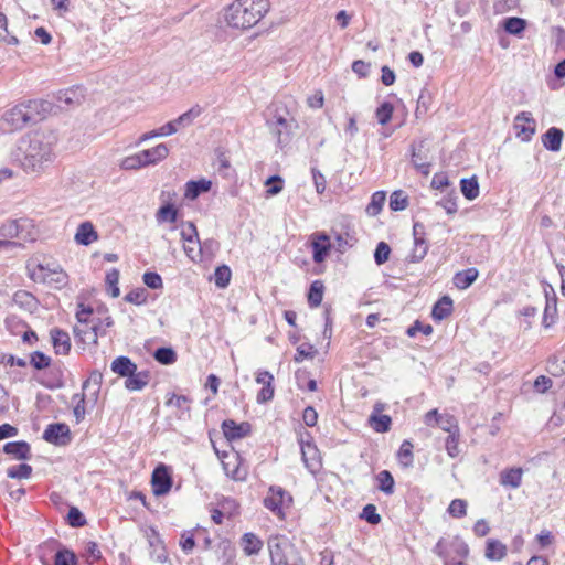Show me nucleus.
I'll return each mask as SVG.
<instances>
[{
    "instance_id": "obj_1",
    "label": "nucleus",
    "mask_w": 565,
    "mask_h": 565,
    "mask_svg": "<svg viewBox=\"0 0 565 565\" xmlns=\"http://www.w3.org/2000/svg\"><path fill=\"white\" fill-rule=\"evenodd\" d=\"M57 135L52 130H36L21 138L17 159L26 173L39 174L55 159Z\"/></svg>"
},
{
    "instance_id": "obj_2",
    "label": "nucleus",
    "mask_w": 565,
    "mask_h": 565,
    "mask_svg": "<svg viewBox=\"0 0 565 565\" xmlns=\"http://www.w3.org/2000/svg\"><path fill=\"white\" fill-rule=\"evenodd\" d=\"M269 10L268 0H235L225 12L227 24L235 29H249Z\"/></svg>"
},
{
    "instance_id": "obj_3",
    "label": "nucleus",
    "mask_w": 565,
    "mask_h": 565,
    "mask_svg": "<svg viewBox=\"0 0 565 565\" xmlns=\"http://www.w3.org/2000/svg\"><path fill=\"white\" fill-rule=\"evenodd\" d=\"M271 565H305L295 544L285 535H270L267 541Z\"/></svg>"
},
{
    "instance_id": "obj_4",
    "label": "nucleus",
    "mask_w": 565,
    "mask_h": 565,
    "mask_svg": "<svg viewBox=\"0 0 565 565\" xmlns=\"http://www.w3.org/2000/svg\"><path fill=\"white\" fill-rule=\"evenodd\" d=\"M0 248H11L19 246L20 244L10 241V238H20L22 241H34L36 232L31 220H8L0 226Z\"/></svg>"
},
{
    "instance_id": "obj_5",
    "label": "nucleus",
    "mask_w": 565,
    "mask_h": 565,
    "mask_svg": "<svg viewBox=\"0 0 565 565\" xmlns=\"http://www.w3.org/2000/svg\"><path fill=\"white\" fill-rule=\"evenodd\" d=\"M39 103L29 100L8 109L1 117L0 127L6 131L22 129L26 124L34 120L33 114L38 110Z\"/></svg>"
},
{
    "instance_id": "obj_6",
    "label": "nucleus",
    "mask_w": 565,
    "mask_h": 565,
    "mask_svg": "<svg viewBox=\"0 0 565 565\" xmlns=\"http://www.w3.org/2000/svg\"><path fill=\"white\" fill-rule=\"evenodd\" d=\"M292 497L289 492L279 486H271L268 489L267 495L264 498V505L277 518L284 520L286 510L290 508Z\"/></svg>"
},
{
    "instance_id": "obj_7",
    "label": "nucleus",
    "mask_w": 565,
    "mask_h": 565,
    "mask_svg": "<svg viewBox=\"0 0 565 565\" xmlns=\"http://www.w3.org/2000/svg\"><path fill=\"white\" fill-rule=\"evenodd\" d=\"M299 444L303 465L312 475H316L322 467L319 449L312 443L309 433L300 436Z\"/></svg>"
},
{
    "instance_id": "obj_8",
    "label": "nucleus",
    "mask_w": 565,
    "mask_h": 565,
    "mask_svg": "<svg viewBox=\"0 0 565 565\" xmlns=\"http://www.w3.org/2000/svg\"><path fill=\"white\" fill-rule=\"evenodd\" d=\"M424 423L429 427L438 426L448 434H452L455 433V430H460L458 422L455 418V416L448 413L440 414L436 408L425 414Z\"/></svg>"
},
{
    "instance_id": "obj_9",
    "label": "nucleus",
    "mask_w": 565,
    "mask_h": 565,
    "mask_svg": "<svg viewBox=\"0 0 565 565\" xmlns=\"http://www.w3.org/2000/svg\"><path fill=\"white\" fill-rule=\"evenodd\" d=\"M43 439L55 446H66L72 440L70 427L64 423L50 424L43 433Z\"/></svg>"
},
{
    "instance_id": "obj_10",
    "label": "nucleus",
    "mask_w": 565,
    "mask_h": 565,
    "mask_svg": "<svg viewBox=\"0 0 565 565\" xmlns=\"http://www.w3.org/2000/svg\"><path fill=\"white\" fill-rule=\"evenodd\" d=\"M516 137L522 141H530L536 131V122L530 111H521L514 118L513 125Z\"/></svg>"
},
{
    "instance_id": "obj_11",
    "label": "nucleus",
    "mask_w": 565,
    "mask_h": 565,
    "mask_svg": "<svg viewBox=\"0 0 565 565\" xmlns=\"http://www.w3.org/2000/svg\"><path fill=\"white\" fill-rule=\"evenodd\" d=\"M297 128L298 124L294 118L287 119L281 114H275L271 131L275 134L278 143L288 141L290 135Z\"/></svg>"
},
{
    "instance_id": "obj_12",
    "label": "nucleus",
    "mask_w": 565,
    "mask_h": 565,
    "mask_svg": "<svg viewBox=\"0 0 565 565\" xmlns=\"http://www.w3.org/2000/svg\"><path fill=\"white\" fill-rule=\"evenodd\" d=\"M152 489L158 497L167 494L172 487V479L164 465H160L152 472Z\"/></svg>"
},
{
    "instance_id": "obj_13",
    "label": "nucleus",
    "mask_w": 565,
    "mask_h": 565,
    "mask_svg": "<svg viewBox=\"0 0 565 565\" xmlns=\"http://www.w3.org/2000/svg\"><path fill=\"white\" fill-rule=\"evenodd\" d=\"M256 382L262 384L263 387L257 394L258 403H266L274 397V376L268 371H260L257 373Z\"/></svg>"
},
{
    "instance_id": "obj_14",
    "label": "nucleus",
    "mask_w": 565,
    "mask_h": 565,
    "mask_svg": "<svg viewBox=\"0 0 565 565\" xmlns=\"http://www.w3.org/2000/svg\"><path fill=\"white\" fill-rule=\"evenodd\" d=\"M222 429L225 437L228 440L239 439L247 436L250 431V425L248 423L237 424L232 419L224 420L222 424Z\"/></svg>"
},
{
    "instance_id": "obj_15",
    "label": "nucleus",
    "mask_w": 565,
    "mask_h": 565,
    "mask_svg": "<svg viewBox=\"0 0 565 565\" xmlns=\"http://www.w3.org/2000/svg\"><path fill=\"white\" fill-rule=\"evenodd\" d=\"M74 239L78 245L88 246L98 239V233L93 223L86 221L78 225Z\"/></svg>"
},
{
    "instance_id": "obj_16",
    "label": "nucleus",
    "mask_w": 565,
    "mask_h": 565,
    "mask_svg": "<svg viewBox=\"0 0 565 565\" xmlns=\"http://www.w3.org/2000/svg\"><path fill=\"white\" fill-rule=\"evenodd\" d=\"M84 99V88L81 86L71 87L65 90H61L57 94V102L60 106H76Z\"/></svg>"
},
{
    "instance_id": "obj_17",
    "label": "nucleus",
    "mask_w": 565,
    "mask_h": 565,
    "mask_svg": "<svg viewBox=\"0 0 565 565\" xmlns=\"http://www.w3.org/2000/svg\"><path fill=\"white\" fill-rule=\"evenodd\" d=\"M239 459L238 454H233L226 456V460L222 462L226 476L234 480H244L246 477V470L241 467Z\"/></svg>"
},
{
    "instance_id": "obj_18",
    "label": "nucleus",
    "mask_w": 565,
    "mask_h": 565,
    "mask_svg": "<svg viewBox=\"0 0 565 565\" xmlns=\"http://www.w3.org/2000/svg\"><path fill=\"white\" fill-rule=\"evenodd\" d=\"M523 469L522 468H508L500 472L499 481L504 488L518 489L522 483Z\"/></svg>"
},
{
    "instance_id": "obj_19",
    "label": "nucleus",
    "mask_w": 565,
    "mask_h": 565,
    "mask_svg": "<svg viewBox=\"0 0 565 565\" xmlns=\"http://www.w3.org/2000/svg\"><path fill=\"white\" fill-rule=\"evenodd\" d=\"M145 166H153L164 160L169 154V148L166 143H159L151 149L140 151Z\"/></svg>"
},
{
    "instance_id": "obj_20",
    "label": "nucleus",
    "mask_w": 565,
    "mask_h": 565,
    "mask_svg": "<svg viewBox=\"0 0 565 565\" xmlns=\"http://www.w3.org/2000/svg\"><path fill=\"white\" fill-rule=\"evenodd\" d=\"M56 354H67L71 350V338L66 331L54 328L50 332Z\"/></svg>"
},
{
    "instance_id": "obj_21",
    "label": "nucleus",
    "mask_w": 565,
    "mask_h": 565,
    "mask_svg": "<svg viewBox=\"0 0 565 565\" xmlns=\"http://www.w3.org/2000/svg\"><path fill=\"white\" fill-rule=\"evenodd\" d=\"M74 334L84 344H96L98 340L97 326L95 323L76 326Z\"/></svg>"
},
{
    "instance_id": "obj_22",
    "label": "nucleus",
    "mask_w": 565,
    "mask_h": 565,
    "mask_svg": "<svg viewBox=\"0 0 565 565\" xmlns=\"http://www.w3.org/2000/svg\"><path fill=\"white\" fill-rule=\"evenodd\" d=\"M479 271L475 267L458 271L454 276V285L461 290L469 288L478 278Z\"/></svg>"
},
{
    "instance_id": "obj_23",
    "label": "nucleus",
    "mask_w": 565,
    "mask_h": 565,
    "mask_svg": "<svg viewBox=\"0 0 565 565\" xmlns=\"http://www.w3.org/2000/svg\"><path fill=\"white\" fill-rule=\"evenodd\" d=\"M12 301L13 305L29 312H33L38 308L36 298L31 292L25 290L15 291Z\"/></svg>"
},
{
    "instance_id": "obj_24",
    "label": "nucleus",
    "mask_w": 565,
    "mask_h": 565,
    "mask_svg": "<svg viewBox=\"0 0 565 565\" xmlns=\"http://www.w3.org/2000/svg\"><path fill=\"white\" fill-rule=\"evenodd\" d=\"M563 131L559 128L552 127L543 136V146L550 151H558L563 140Z\"/></svg>"
},
{
    "instance_id": "obj_25",
    "label": "nucleus",
    "mask_w": 565,
    "mask_h": 565,
    "mask_svg": "<svg viewBox=\"0 0 565 565\" xmlns=\"http://www.w3.org/2000/svg\"><path fill=\"white\" fill-rule=\"evenodd\" d=\"M3 451L19 460L28 459L30 456V445L26 441H11L4 445Z\"/></svg>"
},
{
    "instance_id": "obj_26",
    "label": "nucleus",
    "mask_w": 565,
    "mask_h": 565,
    "mask_svg": "<svg viewBox=\"0 0 565 565\" xmlns=\"http://www.w3.org/2000/svg\"><path fill=\"white\" fill-rule=\"evenodd\" d=\"M428 252V244L423 237L417 236V226H414V246L409 254V259L413 263H419L425 258Z\"/></svg>"
},
{
    "instance_id": "obj_27",
    "label": "nucleus",
    "mask_w": 565,
    "mask_h": 565,
    "mask_svg": "<svg viewBox=\"0 0 565 565\" xmlns=\"http://www.w3.org/2000/svg\"><path fill=\"white\" fill-rule=\"evenodd\" d=\"M451 311L452 300L449 296H444L434 305L431 317L436 321H441L447 318Z\"/></svg>"
},
{
    "instance_id": "obj_28",
    "label": "nucleus",
    "mask_w": 565,
    "mask_h": 565,
    "mask_svg": "<svg viewBox=\"0 0 565 565\" xmlns=\"http://www.w3.org/2000/svg\"><path fill=\"white\" fill-rule=\"evenodd\" d=\"M507 555V546L499 540L489 539L487 541L484 556L491 561H500Z\"/></svg>"
},
{
    "instance_id": "obj_29",
    "label": "nucleus",
    "mask_w": 565,
    "mask_h": 565,
    "mask_svg": "<svg viewBox=\"0 0 565 565\" xmlns=\"http://www.w3.org/2000/svg\"><path fill=\"white\" fill-rule=\"evenodd\" d=\"M211 181L201 179L198 181H189L185 184V192L184 195L186 199L194 200L196 199L201 193L207 192L211 189Z\"/></svg>"
},
{
    "instance_id": "obj_30",
    "label": "nucleus",
    "mask_w": 565,
    "mask_h": 565,
    "mask_svg": "<svg viewBox=\"0 0 565 565\" xmlns=\"http://www.w3.org/2000/svg\"><path fill=\"white\" fill-rule=\"evenodd\" d=\"M111 371L120 376H128L137 371V365L127 356H118L111 362Z\"/></svg>"
},
{
    "instance_id": "obj_31",
    "label": "nucleus",
    "mask_w": 565,
    "mask_h": 565,
    "mask_svg": "<svg viewBox=\"0 0 565 565\" xmlns=\"http://www.w3.org/2000/svg\"><path fill=\"white\" fill-rule=\"evenodd\" d=\"M149 382V374L147 372H132L127 376L125 386L129 391H140Z\"/></svg>"
},
{
    "instance_id": "obj_32",
    "label": "nucleus",
    "mask_w": 565,
    "mask_h": 565,
    "mask_svg": "<svg viewBox=\"0 0 565 565\" xmlns=\"http://www.w3.org/2000/svg\"><path fill=\"white\" fill-rule=\"evenodd\" d=\"M243 550L246 555H256L263 547L262 540L253 533H246L242 537Z\"/></svg>"
},
{
    "instance_id": "obj_33",
    "label": "nucleus",
    "mask_w": 565,
    "mask_h": 565,
    "mask_svg": "<svg viewBox=\"0 0 565 565\" xmlns=\"http://www.w3.org/2000/svg\"><path fill=\"white\" fill-rule=\"evenodd\" d=\"M201 113L202 108L199 105H195L172 121L175 122V127H178V129L185 128L191 126Z\"/></svg>"
},
{
    "instance_id": "obj_34",
    "label": "nucleus",
    "mask_w": 565,
    "mask_h": 565,
    "mask_svg": "<svg viewBox=\"0 0 565 565\" xmlns=\"http://www.w3.org/2000/svg\"><path fill=\"white\" fill-rule=\"evenodd\" d=\"M323 282L320 280H315L310 285L309 294H308V303L312 308H317L321 305L323 299Z\"/></svg>"
},
{
    "instance_id": "obj_35",
    "label": "nucleus",
    "mask_w": 565,
    "mask_h": 565,
    "mask_svg": "<svg viewBox=\"0 0 565 565\" xmlns=\"http://www.w3.org/2000/svg\"><path fill=\"white\" fill-rule=\"evenodd\" d=\"M460 189L467 200H475L479 195V183L476 177L462 179Z\"/></svg>"
},
{
    "instance_id": "obj_36",
    "label": "nucleus",
    "mask_w": 565,
    "mask_h": 565,
    "mask_svg": "<svg viewBox=\"0 0 565 565\" xmlns=\"http://www.w3.org/2000/svg\"><path fill=\"white\" fill-rule=\"evenodd\" d=\"M369 423L376 433H386L391 428L392 419L388 415L372 414Z\"/></svg>"
},
{
    "instance_id": "obj_37",
    "label": "nucleus",
    "mask_w": 565,
    "mask_h": 565,
    "mask_svg": "<svg viewBox=\"0 0 565 565\" xmlns=\"http://www.w3.org/2000/svg\"><path fill=\"white\" fill-rule=\"evenodd\" d=\"M433 552L444 561L445 565H449L451 556V541L441 537L433 548Z\"/></svg>"
},
{
    "instance_id": "obj_38",
    "label": "nucleus",
    "mask_w": 565,
    "mask_h": 565,
    "mask_svg": "<svg viewBox=\"0 0 565 565\" xmlns=\"http://www.w3.org/2000/svg\"><path fill=\"white\" fill-rule=\"evenodd\" d=\"M335 234V248L340 253H344L349 247H352L356 238L353 234H351L349 231H345L344 233H337Z\"/></svg>"
},
{
    "instance_id": "obj_39",
    "label": "nucleus",
    "mask_w": 565,
    "mask_h": 565,
    "mask_svg": "<svg viewBox=\"0 0 565 565\" xmlns=\"http://www.w3.org/2000/svg\"><path fill=\"white\" fill-rule=\"evenodd\" d=\"M504 30L512 35H520L526 26V21L522 18H507L503 23Z\"/></svg>"
},
{
    "instance_id": "obj_40",
    "label": "nucleus",
    "mask_w": 565,
    "mask_h": 565,
    "mask_svg": "<svg viewBox=\"0 0 565 565\" xmlns=\"http://www.w3.org/2000/svg\"><path fill=\"white\" fill-rule=\"evenodd\" d=\"M379 489L386 494H392L394 492V478L387 470H382L377 477Z\"/></svg>"
},
{
    "instance_id": "obj_41",
    "label": "nucleus",
    "mask_w": 565,
    "mask_h": 565,
    "mask_svg": "<svg viewBox=\"0 0 565 565\" xmlns=\"http://www.w3.org/2000/svg\"><path fill=\"white\" fill-rule=\"evenodd\" d=\"M232 277V271L228 266L222 265L216 267L214 271V281L218 288H225L228 286Z\"/></svg>"
},
{
    "instance_id": "obj_42",
    "label": "nucleus",
    "mask_w": 565,
    "mask_h": 565,
    "mask_svg": "<svg viewBox=\"0 0 565 565\" xmlns=\"http://www.w3.org/2000/svg\"><path fill=\"white\" fill-rule=\"evenodd\" d=\"M177 216H178V211L173 207V205L167 204V205L161 206L158 210V212L156 214V220L158 223H164V222L174 223L177 221Z\"/></svg>"
},
{
    "instance_id": "obj_43",
    "label": "nucleus",
    "mask_w": 565,
    "mask_h": 565,
    "mask_svg": "<svg viewBox=\"0 0 565 565\" xmlns=\"http://www.w3.org/2000/svg\"><path fill=\"white\" fill-rule=\"evenodd\" d=\"M413 444L409 440H404L397 452L399 462L405 467L413 465Z\"/></svg>"
},
{
    "instance_id": "obj_44",
    "label": "nucleus",
    "mask_w": 565,
    "mask_h": 565,
    "mask_svg": "<svg viewBox=\"0 0 565 565\" xmlns=\"http://www.w3.org/2000/svg\"><path fill=\"white\" fill-rule=\"evenodd\" d=\"M556 315H557V309H556L555 298L546 299V306H545L543 321H542L543 326L545 328H550L551 326H553L555 322V319H556Z\"/></svg>"
},
{
    "instance_id": "obj_45",
    "label": "nucleus",
    "mask_w": 565,
    "mask_h": 565,
    "mask_svg": "<svg viewBox=\"0 0 565 565\" xmlns=\"http://www.w3.org/2000/svg\"><path fill=\"white\" fill-rule=\"evenodd\" d=\"M181 238L183 243H193V245H200L199 234L195 225L189 222L182 226Z\"/></svg>"
},
{
    "instance_id": "obj_46",
    "label": "nucleus",
    "mask_w": 565,
    "mask_h": 565,
    "mask_svg": "<svg viewBox=\"0 0 565 565\" xmlns=\"http://www.w3.org/2000/svg\"><path fill=\"white\" fill-rule=\"evenodd\" d=\"M460 430L449 434L446 438L445 447L449 457L456 458L460 454L459 449Z\"/></svg>"
},
{
    "instance_id": "obj_47",
    "label": "nucleus",
    "mask_w": 565,
    "mask_h": 565,
    "mask_svg": "<svg viewBox=\"0 0 565 565\" xmlns=\"http://www.w3.org/2000/svg\"><path fill=\"white\" fill-rule=\"evenodd\" d=\"M154 359L164 365H169L175 362L177 354L171 348H158L153 353Z\"/></svg>"
},
{
    "instance_id": "obj_48",
    "label": "nucleus",
    "mask_w": 565,
    "mask_h": 565,
    "mask_svg": "<svg viewBox=\"0 0 565 565\" xmlns=\"http://www.w3.org/2000/svg\"><path fill=\"white\" fill-rule=\"evenodd\" d=\"M145 167V161L142 160L140 151L124 158L120 162V168L125 170H138Z\"/></svg>"
},
{
    "instance_id": "obj_49",
    "label": "nucleus",
    "mask_w": 565,
    "mask_h": 565,
    "mask_svg": "<svg viewBox=\"0 0 565 565\" xmlns=\"http://www.w3.org/2000/svg\"><path fill=\"white\" fill-rule=\"evenodd\" d=\"M394 111V107L390 102H384L376 109L375 116L380 125H386L391 119Z\"/></svg>"
},
{
    "instance_id": "obj_50",
    "label": "nucleus",
    "mask_w": 565,
    "mask_h": 565,
    "mask_svg": "<svg viewBox=\"0 0 565 565\" xmlns=\"http://www.w3.org/2000/svg\"><path fill=\"white\" fill-rule=\"evenodd\" d=\"M119 282V271L117 269H111L106 275V284L108 286V294L113 298H117L120 295V289L118 287Z\"/></svg>"
},
{
    "instance_id": "obj_51",
    "label": "nucleus",
    "mask_w": 565,
    "mask_h": 565,
    "mask_svg": "<svg viewBox=\"0 0 565 565\" xmlns=\"http://www.w3.org/2000/svg\"><path fill=\"white\" fill-rule=\"evenodd\" d=\"M408 205L407 195L403 191H394L390 199V207L393 211H403Z\"/></svg>"
},
{
    "instance_id": "obj_52",
    "label": "nucleus",
    "mask_w": 565,
    "mask_h": 565,
    "mask_svg": "<svg viewBox=\"0 0 565 565\" xmlns=\"http://www.w3.org/2000/svg\"><path fill=\"white\" fill-rule=\"evenodd\" d=\"M385 202V193L382 191H377L372 195L371 202L366 207V212L370 215H376L382 210V206Z\"/></svg>"
},
{
    "instance_id": "obj_53",
    "label": "nucleus",
    "mask_w": 565,
    "mask_h": 565,
    "mask_svg": "<svg viewBox=\"0 0 565 565\" xmlns=\"http://www.w3.org/2000/svg\"><path fill=\"white\" fill-rule=\"evenodd\" d=\"M32 473V467L26 463H21L8 469V477L13 479H25Z\"/></svg>"
},
{
    "instance_id": "obj_54",
    "label": "nucleus",
    "mask_w": 565,
    "mask_h": 565,
    "mask_svg": "<svg viewBox=\"0 0 565 565\" xmlns=\"http://www.w3.org/2000/svg\"><path fill=\"white\" fill-rule=\"evenodd\" d=\"M30 363L36 370H44L50 366L51 358L41 351H35L31 354Z\"/></svg>"
},
{
    "instance_id": "obj_55",
    "label": "nucleus",
    "mask_w": 565,
    "mask_h": 565,
    "mask_svg": "<svg viewBox=\"0 0 565 565\" xmlns=\"http://www.w3.org/2000/svg\"><path fill=\"white\" fill-rule=\"evenodd\" d=\"M547 370L554 376L565 374V356H553L550 359Z\"/></svg>"
},
{
    "instance_id": "obj_56",
    "label": "nucleus",
    "mask_w": 565,
    "mask_h": 565,
    "mask_svg": "<svg viewBox=\"0 0 565 565\" xmlns=\"http://www.w3.org/2000/svg\"><path fill=\"white\" fill-rule=\"evenodd\" d=\"M448 513L454 518H462L467 514V502L462 499H455L448 507Z\"/></svg>"
},
{
    "instance_id": "obj_57",
    "label": "nucleus",
    "mask_w": 565,
    "mask_h": 565,
    "mask_svg": "<svg viewBox=\"0 0 565 565\" xmlns=\"http://www.w3.org/2000/svg\"><path fill=\"white\" fill-rule=\"evenodd\" d=\"M391 247L385 242H380L375 248L374 260L377 265H383L390 258Z\"/></svg>"
},
{
    "instance_id": "obj_58",
    "label": "nucleus",
    "mask_w": 565,
    "mask_h": 565,
    "mask_svg": "<svg viewBox=\"0 0 565 565\" xmlns=\"http://www.w3.org/2000/svg\"><path fill=\"white\" fill-rule=\"evenodd\" d=\"M54 565H76V556L68 550H60L55 554Z\"/></svg>"
},
{
    "instance_id": "obj_59",
    "label": "nucleus",
    "mask_w": 565,
    "mask_h": 565,
    "mask_svg": "<svg viewBox=\"0 0 565 565\" xmlns=\"http://www.w3.org/2000/svg\"><path fill=\"white\" fill-rule=\"evenodd\" d=\"M148 292L145 288H137L131 291H129L125 296V300L127 302L134 303V305H142L147 301Z\"/></svg>"
},
{
    "instance_id": "obj_60",
    "label": "nucleus",
    "mask_w": 565,
    "mask_h": 565,
    "mask_svg": "<svg viewBox=\"0 0 565 565\" xmlns=\"http://www.w3.org/2000/svg\"><path fill=\"white\" fill-rule=\"evenodd\" d=\"M73 402H75L74 405V416L76 417L77 422H81L84 419L86 411H85V395L84 394H74L73 395Z\"/></svg>"
},
{
    "instance_id": "obj_61",
    "label": "nucleus",
    "mask_w": 565,
    "mask_h": 565,
    "mask_svg": "<svg viewBox=\"0 0 565 565\" xmlns=\"http://www.w3.org/2000/svg\"><path fill=\"white\" fill-rule=\"evenodd\" d=\"M67 521L71 526L79 527L85 525L84 514L75 507H72L67 513Z\"/></svg>"
},
{
    "instance_id": "obj_62",
    "label": "nucleus",
    "mask_w": 565,
    "mask_h": 565,
    "mask_svg": "<svg viewBox=\"0 0 565 565\" xmlns=\"http://www.w3.org/2000/svg\"><path fill=\"white\" fill-rule=\"evenodd\" d=\"M361 516L370 524H379L381 522V515L377 513L375 505L367 504L363 508Z\"/></svg>"
},
{
    "instance_id": "obj_63",
    "label": "nucleus",
    "mask_w": 565,
    "mask_h": 565,
    "mask_svg": "<svg viewBox=\"0 0 565 565\" xmlns=\"http://www.w3.org/2000/svg\"><path fill=\"white\" fill-rule=\"evenodd\" d=\"M282 179L279 175H273L265 182L269 188L267 189V195H276L282 191Z\"/></svg>"
},
{
    "instance_id": "obj_64",
    "label": "nucleus",
    "mask_w": 565,
    "mask_h": 565,
    "mask_svg": "<svg viewBox=\"0 0 565 565\" xmlns=\"http://www.w3.org/2000/svg\"><path fill=\"white\" fill-rule=\"evenodd\" d=\"M449 215H452L457 212L458 205H457V195H448L444 199H441L438 203Z\"/></svg>"
}]
</instances>
